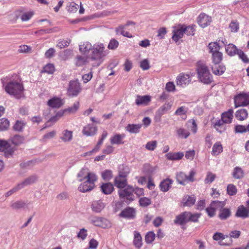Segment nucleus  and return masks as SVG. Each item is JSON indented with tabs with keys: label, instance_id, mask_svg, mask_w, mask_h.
<instances>
[{
	"label": "nucleus",
	"instance_id": "nucleus-28",
	"mask_svg": "<svg viewBox=\"0 0 249 249\" xmlns=\"http://www.w3.org/2000/svg\"><path fill=\"white\" fill-rule=\"evenodd\" d=\"M172 39L177 42L183 37L184 33V26L182 25L179 29H175L173 31Z\"/></svg>",
	"mask_w": 249,
	"mask_h": 249
},
{
	"label": "nucleus",
	"instance_id": "nucleus-1",
	"mask_svg": "<svg viewBox=\"0 0 249 249\" xmlns=\"http://www.w3.org/2000/svg\"><path fill=\"white\" fill-rule=\"evenodd\" d=\"M5 78L1 79V83L3 89L8 94L18 99L24 97V86L20 81L13 79L5 82Z\"/></svg>",
	"mask_w": 249,
	"mask_h": 249
},
{
	"label": "nucleus",
	"instance_id": "nucleus-36",
	"mask_svg": "<svg viewBox=\"0 0 249 249\" xmlns=\"http://www.w3.org/2000/svg\"><path fill=\"white\" fill-rule=\"evenodd\" d=\"M223 149L221 142H217L213 144L211 154L213 156H217L222 152Z\"/></svg>",
	"mask_w": 249,
	"mask_h": 249
},
{
	"label": "nucleus",
	"instance_id": "nucleus-59",
	"mask_svg": "<svg viewBox=\"0 0 249 249\" xmlns=\"http://www.w3.org/2000/svg\"><path fill=\"white\" fill-rule=\"evenodd\" d=\"M119 42L114 38H112L107 46V48L109 50H115L119 46Z\"/></svg>",
	"mask_w": 249,
	"mask_h": 249
},
{
	"label": "nucleus",
	"instance_id": "nucleus-55",
	"mask_svg": "<svg viewBox=\"0 0 249 249\" xmlns=\"http://www.w3.org/2000/svg\"><path fill=\"white\" fill-rule=\"evenodd\" d=\"M188 109L187 107L184 106H182L178 108L176 111L175 112V114L176 115H184L185 117L183 118L184 119L186 118V113L187 112Z\"/></svg>",
	"mask_w": 249,
	"mask_h": 249
},
{
	"label": "nucleus",
	"instance_id": "nucleus-9",
	"mask_svg": "<svg viewBox=\"0 0 249 249\" xmlns=\"http://www.w3.org/2000/svg\"><path fill=\"white\" fill-rule=\"evenodd\" d=\"M195 174V172L193 170L190 171L189 176H187L182 172H180L177 174V180L179 184L185 185L188 181L193 182L194 181Z\"/></svg>",
	"mask_w": 249,
	"mask_h": 249
},
{
	"label": "nucleus",
	"instance_id": "nucleus-62",
	"mask_svg": "<svg viewBox=\"0 0 249 249\" xmlns=\"http://www.w3.org/2000/svg\"><path fill=\"white\" fill-rule=\"evenodd\" d=\"M78 4L74 2H71L67 7V10L69 13H75L78 10Z\"/></svg>",
	"mask_w": 249,
	"mask_h": 249
},
{
	"label": "nucleus",
	"instance_id": "nucleus-35",
	"mask_svg": "<svg viewBox=\"0 0 249 249\" xmlns=\"http://www.w3.org/2000/svg\"><path fill=\"white\" fill-rule=\"evenodd\" d=\"M101 190L104 194H110L114 190L113 185L110 182L103 183L101 186Z\"/></svg>",
	"mask_w": 249,
	"mask_h": 249
},
{
	"label": "nucleus",
	"instance_id": "nucleus-16",
	"mask_svg": "<svg viewBox=\"0 0 249 249\" xmlns=\"http://www.w3.org/2000/svg\"><path fill=\"white\" fill-rule=\"evenodd\" d=\"M119 215L122 217L132 219L136 216V210L133 208L127 207L123 210Z\"/></svg>",
	"mask_w": 249,
	"mask_h": 249
},
{
	"label": "nucleus",
	"instance_id": "nucleus-52",
	"mask_svg": "<svg viewBox=\"0 0 249 249\" xmlns=\"http://www.w3.org/2000/svg\"><path fill=\"white\" fill-rule=\"evenodd\" d=\"M184 206H190L193 205L196 201V199L194 196H187L183 200Z\"/></svg>",
	"mask_w": 249,
	"mask_h": 249
},
{
	"label": "nucleus",
	"instance_id": "nucleus-24",
	"mask_svg": "<svg viewBox=\"0 0 249 249\" xmlns=\"http://www.w3.org/2000/svg\"><path fill=\"white\" fill-rule=\"evenodd\" d=\"M189 212H185L180 214L177 216L174 222L176 224L183 225L186 224L188 221V216H189Z\"/></svg>",
	"mask_w": 249,
	"mask_h": 249
},
{
	"label": "nucleus",
	"instance_id": "nucleus-6",
	"mask_svg": "<svg viewBox=\"0 0 249 249\" xmlns=\"http://www.w3.org/2000/svg\"><path fill=\"white\" fill-rule=\"evenodd\" d=\"M134 188L130 186H128L124 189L118 191L120 198L127 203H129L134 200V196L133 194Z\"/></svg>",
	"mask_w": 249,
	"mask_h": 249
},
{
	"label": "nucleus",
	"instance_id": "nucleus-14",
	"mask_svg": "<svg viewBox=\"0 0 249 249\" xmlns=\"http://www.w3.org/2000/svg\"><path fill=\"white\" fill-rule=\"evenodd\" d=\"M223 202V206L221 208H218V217L221 220H226L231 215V211L230 208H225V202Z\"/></svg>",
	"mask_w": 249,
	"mask_h": 249
},
{
	"label": "nucleus",
	"instance_id": "nucleus-45",
	"mask_svg": "<svg viewBox=\"0 0 249 249\" xmlns=\"http://www.w3.org/2000/svg\"><path fill=\"white\" fill-rule=\"evenodd\" d=\"M80 107L79 102L76 101L74 103L73 106L65 109L67 114H73L75 113L79 109Z\"/></svg>",
	"mask_w": 249,
	"mask_h": 249
},
{
	"label": "nucleus",
	"instance_id": "nucleus-17",
	"mask_svg": "<svg viewBox=\"0 0 249 249\" xmlns=\"http://www.w3.org/2000/svg\"><path fill=\"white\" fill-rule=\"evenodd\" d=\"M93 224L97 227L102 228H107L110 226L109 221L107 219L102 217H96L92 220Z\"/></svg>",
	"mask_w": 249,
	"mask_h": 249
},
{
	"label": "nucleus",
	"instance_id": "nucleus-51",
	"mask_svg": "<svg viewBox=\"0 0 249 249\" xmlns=\"http://www.w3.org/2000/svg\"><path fill=\"white\" fill-rule=\"evenodd\" d=\"M55 71V67L53 64L48 63L46 65L42 70V72L53 74Z\"/></svg>",
	"mask_w": 249,
	"mask_h": 249
},
{
	"label": "nucleus",
	"instance_id": "nucleus-3",
	"mask_svg": "<svg viewBox=\"0 0 249 249\" xmlns=\"http://www.w3.org/2000/svg\"><path fill=\"white\" fill-rule=\"evenodd\" d=\"M196 72L199 80L204 84H210L213 81V76L210 73L208 67L206 63L199 61L196 64Z\"/></svg>",
	"mask_w": 249,
	"mask_h": 249
},
{
	"label": "nucleus",
	"instance_id": "nucleus-13",
	"mask_svg": "<svg viewBox=\"0 0 249 249\" xmlns=\"http://www.w3.org/2000/svg\"><path fill=\"white\" fill-rule=\"evenodd\" d=\"M97 131V127L93 124H88L82 130V133L86 136H92L95 135Z\"/></svg>",
	"mask_w": 249,
	"mask_h": 249
},
{
	"label": "nucleus",
	"instance_id": "nucleus-23",
	"mask_svg": "<svg viewBox=\"0 0 249 249\" xmlns=\"http://www.w3.org/2000/svg\"><path fill=\"white\" fill-rule=\"evenodd\" d=\"M173 181L169 178L162 180L159 185L160 190L164 192H167L171 187Z\"/></svg>",
	"mask_w": 249,
	"mask_h": 249
},
{
	"label": "nucleus",
	"instance_id": "nucleus-53",
	"mask_svg": "<svg viewBox=\"0 0 249 249\" xmlns=\"http://www.w3.org/2000/svg\"><path fill=\"white\" fill-rule=\"evenodd\" d=\"M184 26V33L187 36H193L195 34V27L196 25H192L186 26L185 25H183Z\"/></svg>",
	"mask_w": 249,
	"mask_h": 249
},
{
	"label": "nucleus",
	"instance_id": "nucleus-21",
	"mask_svg": "<svg viewBox=\"0 0 249 249\" xmlns=\"http://www.w3.org/2000/svg\"><path fill=\"white\" fill-rule=\"evenodd\" d=\"M114 183L116 187L123 189L127 186V178L118 175L114 178Z\"/></svg>",
	"mask_w": 249,
	"mask_h": 249
},
{
	"label": "nucleus",
	"instance_id": "nucleus-54",
	"mask_svg": "<svg viewBox=\"0 0 249 249\" xmlns=\"http://www.w3.org/2000/svg\"><path fill=\"white\" fill-rule=\"evenodd\" d=\"M216 178V175L211 172H208L207 173L206 178L204 179V182L205 184H211L214 181Z\"/></svg>",
	"mask_w": 249,
	"mask_h": 249
},
{
	"label": "nucleus",
	"instance_id": "nucleus-7",
	"mask_svg": "<svg viewBox=\"0 0 249 249\" xmlns=\"http://www.w3.org/2000/svg\"><path fill=\"white\" fill-rule=\"evenodd\" d=\"M234 103L235 108L249 105V92H242L235 96Z\"/></svg>",
	"mask_w": 249,
	"mask_h": 249
},
{
	"label": "nucleus",
	"instance_id": "nucleus-25",
	"mask_svg": "<svg viewBox=\"0 0 249 249\" xmlns=\"http://www.w3.org/2000/svg\"><path fill=\"white\" fill-rule=\"evenodd\" d=\"M171 107L172 105L169 103H165L157 111L156 119L158 117L159 121H160L161 116L169 110L171 109Z\"/></svg>",
	"mask_w": 249,
	"mask_h": 249
},
{
	"label": "nucleus",
	"instance_id": "nucleus-30",
	"mask_svg": "<svg viewBox=\"0 0 249 249\" xmlns=\"http://www.w3.org/2000/svg\"><path fill=\"white\" fill-rule=\"evenodd\" d=\"M133 244L138 249H140L142 245V236L137 231H134V232Z\"/></svg>",
	"mask_w": 249,
	"mask_h": 249
},
{
	"label": "nucleus",
	"instance_id": "nucleus-47",
	"mask_svg": "<svg viewBox=\"0 0 249 249\" xmlns=\"http://www.w3.org/2000/svg\"><path fill=\"white\" fill-rule=\"evenodd\" d=\"M92 46L89 42H87L79 45V50L82 53H86L89 50L91 51Z\"/></svg>",
	"mask_w": 249,
	"mask_h": 249
},
{
	"label": "nucleus",
	"instance_id": "nucleus-46",
	"mask_svg": "<svg viewBox=\"0 0 249 249\" xmlns=\"http://www.w3.org/2000/svg\"><path fill=\"white\" fill-rule=\"evenodd\" d=\"M244 172L241 168L236 167L234 168L232 172V176L234 178L236 179L241 178L244 177Z\"/></svg>",
	"mask_w": 249,
	"mask_h": 249
},
{
	"label": "nucleus",
	"instance_id": "nucleus-15",
	"mask_svg": "<svg viewBox=\"0 0 249 249\" xmlns=\"http://www.w3.org/2000/svg\"><path fill=\"white\" fill-rule=\"evenodd\" d=\"M211 18L204 13L200 14L198 18V24L202 28H205L210 25Z\"/></svg>",
	"mask_w": 249,
	"mask_h": 249
},
{
	"label": "nucleus",
	"instance_id": "nucleus-22",
	"mask_svg": "<svg viewBox=\"0 0 249 249\" xmlns=\"http://www.w3.org/2000/svg\"><path fill=\"white\" fill-rule=\"evenodd\" d=\"M105 207V204L102 200H95L91 202V209L95 213H100Z\"/></svg>",
	"mask_w": 249,
	"mask_h": 249
},
{
	"label": "nucleus",
	"instance_id": "nucleus-39",
	"mask_svg": "<svg viewBox=\"0 0 249 249\" xmlns=\"http://www.w3.org/2000/svg\"><path fill=\"white\" fill-rule=\"evenodd\" d=\"M225 50L227 54L230 56H233L237 54V52L239 50L233 44H228L226 47Z\"/></svg>",
	"mask_w": 249,
	"mask_h": 249
},
{
	"label": "nucleus",
	"instance_id": "nucleus-41",
	"mask_svg": "<svg viewBox=\"0 0 249 249\" xmlns=\"http://www.w3.org/2000/svg\"><path fill=\"white\" fill-rule=\"evenodd\" d=\"M26 125V123L21 120H17L13 126V129L15 131H22Z\"/></svg>",
	"mask_w": 249,
	"mask_h": 249
},
{
	"label": "nucleus",
	"instance_id": "nucleus-2",
	"mask_svg": "<svg viewBox=\"0 0 249 249\" xmlns=\"http://www.w3.org/2000/svg\"><path fill=\"white\" fill-rule=\"evenodd\" d=\"M107 54L104 44L102 43H96L92 46L89 60L92 62L93 67H98L104 61V58Z\"/></svg>",
	"mask_w": 249,
	"mask_h": 249
},
{
	"label": "nucleus",
	"instance_id": "nucleus-50",
	"mask_svg": "<svg viewBox=\"0 0 249 249\" xmlns=\"http://www.w3.org/2000/svg\"><path fill=\"white\" fill-rule=\"evenodd\" d=\"M208 47L210 49V53L212 54L219 52L220 49L219 45L216 42L209 43Z\"/></svg>",
	"mask_w": 249,
	"mask_h": 249
},
{
	"label": "nucleus",
	"instance_id": "nucleus-48",
	"mask_svg": "<svg viewBox=\"0 0 249 249\" xmlns=\"http://www.w3.org/2000/svg\"><path fill=\"white\" fill-rule=\"evenodd\" d=\"M177 133L178 137L182 139H186L190 135V132L183 128L178 129L177 130Z\"/></svg>",
	"mask_w": 249,
	"mask_h": 249
},
{
	"label": "nucleus",
	"instance_id": "nucleus-33",
	"mask_svg": "<svg viewBox=\"0 0 249 249\" xmlns=\"http://www.w3.org/2000/svg\"><path fill=\"white\" fill-rule=\"evenodd\" d=\"M90 62L91 61L89 60V56L85 57L78 55L76 57L75 59V64L77 67L82 66Z\"/></svg>",
	"mask_w": 249,
	"mask_h": 249
},
{
	"label": "nucleus",
	"instance_id": "nucleus-4",
	"mask_svg": "<svg viewBox=\"0 0 249 249\" xmlns=\"http://www.w3.org/2000/svg\"><path fill=\"white\" fill-rule=\"evenodd\" d=\"M84 178L86 179V181L81 183L78 187L79 190L81 192H86L93 189L97 177L94 173L89 172Z\"/></svg>",
	"mask_w": 249,
	"mask_h": 249
},
{
	"label": "nucleus",
	"instance_id": "nucleus-61",
	"mask_svg": "<svg viewBox=\"0 0 249 249\" xmlns=\"http://www.w3.org/2000/svg\"><path fill=\"white\" fill-rule=\"evenodd\" d=\"M227 191L228 194H229V195L234 196L237 193V189L235 186L231 184L228 185L227 187Z\"/></svg>",
	"mask_w": 249,
	"mask_h": 249
},
{
	"label": "nucleus",
	"instance_id": "nucleus-29",
	"mask_svg": "<svg viewBox=\"0 0 249 249\" xmlns=\"http://www.w3.org/2000/svg\"><path fill=\"white\" fill-rule=\"evenodd\" d=\"M142 126V124H129L125 127L126 131L130 133H138Z\"/></svg>",
	"mask_w": 249,
	"mask_h": 249
},
{
	"label": "nucleus",
	"instance_id": "nucleus-31",
	"mask_svg": "<svg viewBox=\"0 0 249 249\" xmlns=\"http://www.w3.org/2000/svg\"><path fill=\"white\" fill-rule=\"evenodd\" d=\"M214 128L216 130L220 133H222L227 129L226 124L220 120H217L213 125Z\"/></svg>",
	"mask_w": 249,
	"mask_h": 249
},
{
	"label": "nucleus",
	"instance_id": "nucleus-56",
	"mask_svg": "<svg viewBox=\"0 0 249 249\" xmlns=\"http://www.w3.org/2000/svg\"><path fill=\"white\" fill-rule=\"evenodd\" d=\"M140 205L143 207H146L151 204V199L147 197H142L139 199Z\"/></svg>",
	"mask_w": 249,
	"mask_h": 249
},
{
	"label": "nucleus",
	"instance_id": "nucleus-49",
	"mask_svg": "<svg viewBox=\"0 0 249 249\" xmlns=\"http://www.w3.org/2000/svg\"><path fill=\"white\" fill-rule=\"evenodd\" d=\"M10 142L15 145H18L22 143L24 141L23 137L16 135L10 139Z\"/></svg>",
	"mask_w": 249,
	"mask_h": 249
},
{
	"label": "nucleus",
	"instance_id": "nucleus-57",
	"mask_svg": "<svg viewBox=\"0 0 249 249\" xmlns=\"http://www.w3.org/2000/svg\"><path fill=\"white\" fill-rule=\"evenodd\" d=\"M34 15L33 11H28L22 14L20 18L22 21H27L30 20Z\"/></svg>",
	"mask_w": 249,
	"mask_h": 249
},
{
	"label": "nucleus",
	"instance_id": "nucleus-44",
	"mask_svg": "<svg viewBox=\"0 0 249 249\" xmlns=\"http://www.w3.org/2000/svg\"><path fill=\"white\" fill-rule=\"evenodd\" d=\"M10 122L7 119L5 118L0 119V131H3L8 130Z\"/></svg>",
	"mask_w": 249,
	"mask_h": 249
},
{
	"label": "nucleus",
	"instance_id": "nucleus-19",
	"mask_svg": "<svg viewBox=\"0 0 249 249\" xmlns=\"http://www.w3.org/2000/svg\"><path fill=\"white\" fill-rule=\"evenodd\" d=\"M151 100V97L150 95H137L135 100V104L137 106H147L149 104Z\"/></svg>",
	"mask_w": 249,
	"mask_h": 249
},
{
	"label": "nucleus",
	"instance_id": "nucleus-18",
	"mask_svg": "<svg viewBox=\"0 0 249 249\" xmlns=\"http://www.w3.org/2000/svg\"><path fill=\"white\" fill-rule=\"evenodd\" d=\"M233 110L232 109H229L228 111L222 113L221 119L220 120L226 124H231L233 118Z\"/></svg>",
	"mask_w": 249,
	"mask_h": 249
},
{
	"label": "nucleus",
	"instance_id": "nucleus-40",
	"mask_svg": "<svg viewBox=\"0 0 249 249\" xmlns=\"http://www.w3.org/2000/svg\"><path fill=\"white\" fill-rule=\"evenodd\" d=\"M72 131L65 130L62 132L60 139L64 142H70L72 139Z\"/></svg>",
	"mask_w": 249,
	"mask_h": 249
},
{
	"label": "nucleus",
	"instance_id": "nucleus-27",
	"mask_svg": "<svg viewBox=\"0 0 249 249\" xmlns=\"http://www.w3.org/2000/svg\"><path fill=\"white\" fill-rule=\"evenodd\" d=\"M236 217L246 218L249 216V211L243 205L239 206L235 213Z\"/></svg>",
	"mask_w": 249,
	"mask_h": 249
},
{
	"label": "nucleus",
	"instance_id": "nucleus-34",
	"mask_svg": "<svg viewBox=\"0 0 249 249\" xmlns=\"http://www.w3.org/2000/svg\"><path fill=\"white\" fill-rule=\"evenodd\" d=\"M228 28L231 33H236L240 29V23L237 20H232L228 25Z\"/></svg>",
	"mask_w": 249,
	"mask_h": 249
},
{
	"label": "nucleus",
	"instance_id": "nucleus-12",
	"mask_svg": "<svg viewBox=\"0 0 249 249\" xmlns=\"http://www.w3.org/2000/svg\"><path fill=\"white\" fill-rule=\"evenodd\" d=\"M223 206V201H213L206 209V211L210 217H213L215 214V211H218V208H221Z\"/></svg>",
	"mask_w": 249,
	"mask_h": 249
},
{
	"label": "nucleus",
	"instance_id": "nucleus-8",
	"mask_svg": "<svg viewBox=\"0 0 249 249\" xmlns=\"http://www.w3.org/2000/svg\"><path fill=\"white\" fill-rule=\"evenodd\" d=\"M81 91L80 84L76 80L71 81L69 82L67 94L69 96H77Z\"/></svg>",
	"mask_w": 249,
	"mask_h": 249
},
{
	"label": "nucleus",
	"instance_id": "nucleus-38",
	"mask_svg": "<svg viewBox=\"0 0 249 249\" xmlns=\"http://www.w3.org/2000/svg\"><path fill=\"white\" fill-rule=\"evenodd\" d=\"M129 173L130 169L127 166L124 164L119 166L118 176L126 178Z\"/></svg>",
	"mask_w": 249,
	"mask_h": 249
},
{
	"label": "nucleus",
	"instance_id": "nucleus-26",
	"mask_svg": "<svg viewBox=\"0 0 249 249\" xmlns=\"http://www.w3.org/2000/svg\"><path fill=\"white\" fill-rule=\"evenodd\" d=\"M62 99L58 97H53L48 101V105L52 108H59L63 105Z\"/></svg>",
	"mask_w": 249,
	"mask_h": 249
},
{
	"label": "nucleus",
	"instance_id": "nucleus-64",
	"mask_svg": "<svg viewBox=\"0 0 249 249\" xmlns=\"http://www.w3.org/2000/svg\"><path fill=\"white\" fill-rule=\"evenodd\" d=\"M157 142L156 141H152L148 142L146 145L145 148L150 151H153L157 147Z\"/></svg>",
	"mask_w": 249,
	"mask_h": 249
},
{
	"label": "nucleus",
	"instance_id": "nucleus-37",
	"mask_svg": "<svg viewBox=\"0 0 249 249\" xmlns=\"http://www.w3.org/2000/svg\"><path fill=\"white\" fill-rule=\"evenodd\" d=\"M248 115V112L245 109H240L236 111L235 112V117L239 121H243L245 120Z\"/></svg>",
	"mask_w": 249,
	"mask_h": 249
},
{
	"label": "nucleus",
	"instance_id": "nucleus-5",
	"mask_svg": "<svg viewBox=\"0 0 249 249\" xmlns=\"http://www.w3.org/2000/svg\"><path fill=\"white\" fill-rule=\"evenodd\" d=\"M15 150V147H12L7 141L0 140V159L3 155L7 158L12 157Z\"/></svg>",
	"mask_w": 249,
	"mask_h": 249
},
{
	"label": "nucleus",
	"instance_id": "nucleus-60",
	"mask_svg": "<svg viewBox=\"0 0 249 249\" xmlns=\"http://www.w3.org/2000/svg\"><path fill=\"white\" fill-rule=\"evenodd\" d=\"M112 177V172L111 170H106L102 173V177L105 180H110Z\"/></svg>",
	"mask_w": 249,
	"mask_h": 249
},
{
	"label": "nucleus",
	"instance_id": "nucleus-43",
	"mask_svg": "<svg viewBox=\"0 0 249 249\" xmlns=\"http://www.w3.org/2000/svg\"><path fill=\"white\" fill-rule=\"evenodd\" d=\"M213 74L215 75H222L225 71L226 68L223 65H215L212 68Z\"/></svg>",
	"mask_w": 249,
	"mask_h": 249
},
{
	"label": "nucleus",
	"instance_id": "nucleus-11",
	"mask_svg": "<svg viewBox=\"0 0 249 249\" xmlns=\"http://www.w3.org/2000/svg\"><path fill=\"white\" fill-rule=\"evenodd\" d=\"M36 180L37 178L36 176H33L29 177L28 178H26L24 181L18 184L16 188H13L12 190L7 192V196L11 195L13 193L17 191V190L20 189L26 186L30 185L34 183Z\"/></svg>",
	"mask_w": 249,
	"mask_h": 249
},
{
	"label": "nucleus",
	"instance_id": "nucleus-10",
	"mask_svg": "<svg viewBox=\"0 0 249 249\" xmlns=\"http://www.w3.org/2000/svg\"><path fill=\"white\" fill-rule=\"evenodd\" d=\"M191 81V76L188 73L182 72L177 77L176 82L177 86L185 87L189 85Z\"/></svg>",
	"mask_w": 249,
	"mask_h": 249
},
{
	"label": "nucleus",
	"instance_id": "nucleus-58",
	"mask_svg": "<svg viewBox=\"0 0 249 249\" xmlns=\"http://www.w3.org/2000/svg\"><path fill=\"white\" fill-rule=\"evenodd\" d=\"M155 238V234L153 231H149L145 236V241L147 244L151 243Z\"/></svg>",
	"mask_w": 249,
	"mask_h": 249
},
{
	"label": "nucleus",
	"instance_id": "nucleus-42",
	"mask_svg": "<svg viewBox=\"0 0 249 249\" xmlns=\"http://www.w3.org/2000/svg\"><path fill=\"white\" fill-rule=\"evenodd\" d=\"M212 61L215 65L219 64L223 58L222 53L219 52L214 53L212 54Z\"/></svg>",
	"mask_w": 249,
	"mask_h": 249
},
{
	"label": "nucleus",
	"instance_id": "nucleus-32",
	"mask_svg": "<svg viewBox=\"0 0 249 249\" xmlns=\"http://www.w3.org/2000/svg\"><path fill=\"white\" fill-rule=\"evenodd\" d=\"M184 156V153L181 152H170L166 155L167 159L171 160H180Z\"/></svg>",
	"mask_w": 249,
	"mask_h": 249
},
{
	"label": "nucleus",
	"instance_id": "nucleus-63",
	"mask_svg": "<svg viewBox=\"0 0 249 249\" xmlns=\"http://www.w3.org/2000/svg\"><path fill=\"white\" fill-rule=\"evenodd\" d=\"M188 221H191L193 222H196L198 221V218L200 217L201 214L200 213H196L192 214L189 212L188 214Z\"/></svg>",
	"mask_w": 249,
	"mask_h": 249
},
{
	"label": "nucleus",
	"instance_id": "nucleus-20",
	"mask_svg": "<svg viewBox=\"0 0 249 249\" xmlns=\"http://www.w3.org/2000/svg\"><path fill=\"white\" fill-rule=\"evenodd\" d=\"M124 134H115L110 138V142L111 144H123L124 142V139L125 138Z\"/></svg>",
	"mask_w": 249,
	"mask_h": 249
}]
</instances>
